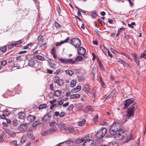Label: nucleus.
<instances>
[{
	"label": "nucleus",
	"mask_w": 146,
	"mask_h": 146,
	"mask_svg": "<svg viewBox=\"0 0 146 146\" xmlns=\"http://www.w3.org/2000/svg\"><path fill=\"white\" fill-rule=\"evenodd\" d=\"M121 124L117 121H114L112 125L110 127L109 130L110 133L111 135H114L115 132L121 130Z\"/></svg>",
	"instance_id": "nucleus-1"
},
{
	"label": "nucleus",
	"mask_w": 146,
	"mask_h": 146,
	"mask_svg": "<svg viewBox=\"0 0 146 146\" xmlns=\"http://www.w3.org/2000/svg\"><path fill=\"white\" fill-rule=\"evenodd\" d=\"M137 106L135 104L131 105L127 111V113L125 116L128 118L131 117L134 114V111L136 109Z\"/></svg>",
	"instance_id": "nucleus-2"
},
{
	"label": "nucleus",
	"mask_w": 146,
	"mask_h": 146,
	"mask_svg": "<svg viewBox=\"0 0 146 146\" xmlns=\"http://www.w3.org/2000/svg\"><path fill=\"white\" fill-rule=\"evenodd\" d=\"M70 43L76 48H78L81 45L80 40L78 38H74L70 40Z\"/></svg>",
	"instance_id": "nucleus-3"
},
{
	"label": "nucleus",
	"mask_w": 146,
	"mask_h": 146,
	"mask_svg": "<svg viewBox=\"0 0 146 146\" xmlns=\"http://www.w3.org/2000/svg\"><path fill=\"white\" fill-rule=\"evenodd\" d=\"M28 128L27 123H23L20 124L18 126L17 130L19 131V133H24L25 132Z\"/></svg>",
	"instance_id": "nucleus-4"
},
{
	"label": "nucleus",
	"mask_w": 146,
	"mask_h": 146,
	"mask_svg": "<svg viewBox=\"0 0 146 146\" xmlns=\"http://www.w3.org/2000/svg\"><path fill=\"white\" fill-rule=\"evenodd\" d=\"M106 132L107 130L106 128H102L100 131L97 133L96 136L98 138L101 139L105 135Z\"/></svg>",
	"instance_id": "nucleus-5"
},
{
	"label": "nucleus",
	"mask_w": 146,
	"mask_h": 146,
	"mask_svg": "<svg viewBox=\"0 0 146 146\" xmlns=\"http://www.w3.org/2000/svg\"><path fill=\"white\" fill-rule=\"evenodd\" d=\"M122 133H123V131L121 129L120 131H118L117 132H115L114 135H111L114 136L115 138H117V139L120 140L124 138L125 136L122 135Z\"/></svg>",
	"instance_id": "nucleus-6"
},
{
	"label": "nucleus",
	"mask_w": 146,
	"mask_h": 146,
	"mask_svg": "<svg viewBox=\"0 0 146 146\" xmlns=\"http://www.w3.org/2000/svg\"><path fill=\"white\" fill-rule=\"evenodd\" d=\"M59 60L60 63L66 64H72V63L73 62L72 58L67 59L60 58H59Z\"/></svg>",
	"instance_id": "nucleus-7"
},
{
	"label": "nucleus",
	"mask_w": 146,
	"mask_h": 146,
	"mask_svg": "<svg viewBox=\"0 0 146 146\" xmlns=\"http://www.w3.org/2000/svg\"><path fill=\"white\" fill-rule=\"evenodd\" d=\"M89 139V136L88 135H86L84 137L79 138L74 140V142L77 144H79L84 141L85 140Z\"/></svg>",
	"instance_id": "nucleus-8"
},
{
	"label": "nucleus",
	"mask_w": 146,
	"mask_h": 146,
	"mask_svg": "<svg viewBox=\"0 0 146 146\" xmlns=\"http://www.w3.org/2000/svg\"><path fill=\"white\" fill-rule=\"evenodd\" d=\"M95 142L93 140L89 139L85 140L83 146H95Z\"/></svg>",
	"instance_id": "nucleus-9"
},
{
	"label": "nucleus",
	"mask_w": 146,
	"mask_h": 146,
	"mask_svg": "<svg viewBox=\"0 0 146 146\" xmlns=\"http://www.w3.org/2000/svg\"><path fill=\"white\" fill-rule=\"evenodd\" d=\"M55 131V129L51 128L46 130L42 132L41 134L43 136L48 135L52 134Z\"/></svg>",
	"instance_id": "nucleus-10"
},
{
	"label": "nucleus",
	"mask_w": 146,
	"mask_h": 146,
	"mask_svg": "<svg viewBox=\"0 0 146 146\" xmlns=\"http://www.w3.org/2000/svg\"><path fill=\"white\" fill-rule=\"evenodd\" d=\"M54 80V82L57 83L58 86H60L63 84V81L58 76H55Z\"/></svg>",
	"instance_id": "nucleus-11"
},
{
	"label": "nucleus",
	"mask_w": 146,
	"mask_h": 146,
	"mask_svg": "<svg viewBox=\"0 0 146 146\" xmlns=\"http://www.w3.org/2000/svg\"><path fill=\"white\" fill-rule=\"evenodd\" d=\"M133 102V100L132 99H128L125 100L124 102L125 104L124 109H126Z\"/></svg>",
	"instance_id": "nucleus-12"
},
{
	"label": "nucleus",
	"mask_w": 146,
	"mask_h": 146,
	"mask_svg": "<svg viewBox=\"0 0 146 146\" xmlns=\"http://www.w3.org/2000/svg\"><path fill=\"white\" fill-rule=\"evenodd\" d=\"M79 48L77 49L78 54L84 55L86 52L85 48L82 47H79Z\"/></svg>",
	"instance_id": "nucleus-13"
},
{
	"label": "nucleus",
	"mask_w": 146,
	"mask_h": 146,
	"mask_svg": "<svg viewBox=\"0 0 146 146\" xmlns=\"http://www.w3.org/2000/svg\"><path fill=\"white\" fill-rule=\"evenodd\" d=\"M83 89V90L86 92L89 93L90 94L92 93V91L90 90L88 84H86L84 85Z\"/></svg>",
	"instance_id": "nucleus-14"
},
{
	"label": "nucleus",
	"mask_w": 146,
	"mask_h": 146,
	"mask_svg": "<svg viewBox=\"0 0 146 146\" xmlns=\"http://www.w3.org/2000/svg\"><path fill=\"white\" fill-rule=\"evenodd\" d=\"M69 40V39L68 37L65 40L63 41H62L59 42H56V46H59L64 43L67 42Z\"/></svg>",
	"instance_id": "nucleus-15"
},
{
	"label": "nucleus",
	"mask_w": 146,
	"mask_h": 146,
	"mask_svg": "<svg viewBox=\"0 0 146 146\" xmlns=\"http://www.w3.org/2000/svg\"><path fill=\"white\" fill-rule=\"evenodd\" d=\"M82 56H77L74 60L72 59V60L73 61V62H72V64H76V62H79L81 60H82Z\"/></svg>",
	"instance_id": "nucleus-16"
},
{
	"label": "nucleus",
	"mask_w": 146,
	"mask_h": 146,
	"mask_svg": "<svg viewBox=\"0 0 146 146\" xmlns=\"http://www.w3.org/2000/svg\"><path fill=\"white\" fill-rule=\"evenodd\" d=\"M116 60L117 62L122 64L124 66L127 67L129 66V65L127 63L120 58H117Z\"/></svg>",
	"instance_id": "nucleus-17"
},
{
	"label": "nucleus",
	"mask_w": 146,
	"mask_h": 146,
	"mask_svg": "<svg viewBox=\"0 0 146 146\" xmlns=\"http://www.w3.org/2000/svg\"><path fill=\"white\" fill-rule=\"evenodd\" d=\"M7 49V46L5 45L0 48V55L5 53Z\"/></svg>",
	"instance_id": "nucleus-18"
},
{
	"label": "nucleus",
	"mask_w": 146,
	"mask_h": 146,
	"mask_svg": "<svg viewBox=\"0 0 146 146\" xmlns=\"http://www.w3.org/2000/svg\"><path fill=\"white\" fill-rule=\"evenodd\" d=\"M81 90V86L80 85L78 86L75 88L72 89L71 90V92L73 93H76L79 91Z\"/></svg>",
	"instance_id": "nucleus-19"
},
{
	"label": "nucleus",
	"mask_w": 146,
	"mask_h": 146,
	"mask_svg": "<svg viewBox=\"0 0 146 146\" xmlns=\"http://www.w3.org/2000/svg\"><path fill=\"white\" fill-rule=\"evenodd\" d=\"M57 125H58V127L60 129H64L65 125V124L63 123L62 122L60 121L57 122Z\"/></svg>",
	"instance_id": "nucleus-20"
},
{
	"label": "nucleus",
	"mask_w": 146,
	"mask_h": 146,
	"mask_svg": "<svg viewBox=\"0 0 146 146\" xmlns=\"http://www.w3.org/2000/svg\"><path fill=\"white\" fill-rule=\"evenodd\" d=\"M35 115H29L27 117L28 120L29 122H32L34 121L35 119Z\"/></svg>",
	"instance_id": "nucleus-21"
},
{
	"label": "nucleus",
	"mask_w": 146,
	"mask_h": 146,
	"mask_svg": "<svg viewBox=\"0 0 146 146\" xmlns=\"http://www.w3.org/2000/svg\"><path fill=\"white\" fill-rule=\"evenodd\" d=\"M57 123L54 121H52L50 123V125L52 127L51 128H53L55 129H55L57 128L56 125Z\"/></svg>",
	"instance_id": "nucleus-22"
},
{
	"label": "nucleus",
	"mask_w": 146,
	"mask_h": 146,
	"mask_svg": "<svg viewBox=\"0 0 146 146\" xmlns=\"http://www.w3.org/2000/svg\"><path fill=\"white\" fill-rule=\"evenodd\" d=\"M51 117V115L50 114H48L42 118V121H43L44 120H45L46 121H48L50 119Z\"/></svg>",
	"instance_id": "nucleus-23"
},
{
	"label": "nucleus",
	"mask_w": 146,
	"mask_h": 146,
	"mask_svg": "<svg viewBox=\"0 0 146 146\" xmlns=\"http://www.w3.org/2000/svg\"><path fill=\"white\" fill-rule=\"evenodd\" d=\"M101 146H118V144L116 141H112L109 143L108 146L103 145Z\"/></svg>",
	"instance_id": "nucleus-24"
},
{
	"label": "nucleus",
	"mask_w": 146,
	"mask_h": 146,
	"mask_svg": "<svg viewBox=\"0 0 146 146\" xmlns=\"http://www.w3.org/2000/svg\"><path fill=\"white\" fill-rule=\"evenodd\" d=\"M80 97V95L79 94H75L71 95L70 96L71 99H77Z\"/></svg>",
	"instance_id": "nucleus-25"
},
{
	"label": "nucleus",
	"mask_w": 146,
	"mask_h": 146,
	"mask_svg": "<svg viewBox=\"0 0 146 146\" xmlns=\"http://www.w3.org/2000/svg\"><path fill=\"white\" fill-rule=\"evenodd\" d=\"M56 62H51L50 63H49L48 65L51 68H52L54 69H55L56 68Z\"/></svg>",
	"instance_id": "nucleus-26"
},
{
	"label": "nucleus",
	"mask_w": 146,
	"mask_h": 146,
	"mask_svg": "<svg viewBox=\"0 0 146 146\" xmlns=\"http://www.w3.org/2000/svg\"><path fill=\"white\" fill-rule=\"evenodd\" d=\"M25 115V114L23 112H21L19 113L18 116L19 118L21 119H24Z\"/></svg>",
	"instance_id": "nucleus-27"
},
{
	"label": "nucleus",
	"mask_w": 146,
	"mask_h": 146,
	"mask_svg": "<svg viewBox=\"0 0 146 146\" xmlns=\"http://www.w3.org/2000/svg\"><path fill=\"white\" fill-rule=\"evenodd\" d=\"M27 137L32 140H33L35 139L32 133L30 131L28 132L27 133Z\"/></svg>",
	"instance_id": "nucleus-28"
},
{
	"label": "nucleus",
	"mask_w": 146,
	"mask_h": 146,
	"mask_svg": "<svg viewBox=\"0 0 146 146\" xmlns=\"http://www.w3.org/2000/svg\"><path fill=\"white\" fill-rule=\"evenodd\" d=\"M62 93L61 91L60 90H57L54 92V95L55 96L58 97L60 96Z\"/></svg>",
	"instance_id": "nucleus-29"
},
{
	"label": "nucleus",
	"mask_w": 146,
	"mask_h": 146,
	"mask_svg": "<svg viewBox=\"0 0 146 146\" xmlns=\"http://www.w3.org/2000/svg\"><path fill=\"white\" fill-rule=\"evenodd\" d=\"M85 111L86 112H91L93 111V109L90 106H88L86 107Z\"/></svg>",
	"instance_id": "nucleus-30"
},
{
	"label": "nucleus",
	"mask_w": 146,
	"mask_h": 146,
	"mask_svg": "<svg viewBox=\"0 0 146 146\" xmlns=\"http://www.w3.org/2000/svg\"><path fill=\"white\" fill-rule=\"evenodd\" d=\"M35 63V61L34 59H31L29 61L28 64L31 66L33 67L34 66Z\"/></svg>",
	"instance_id": "nucleus-31"
},
{
	"label": "nucleus",
	"mask_w": 146,
	"mask_h": 146,
	"mask_svg": "<svg viewBox=\"0 0 146 146\" xmlns=\"http://www.w3.org/2000/svg\"><path fill=\"white\" fill-rule=\"evenodd\" d=\"M51 54L52 55L54 58L56 59L57 58V56L55 54V50L54 48H52L51 52Z\"/></svg>",
	"instance_id": "nucleus-32"
},
{
	"label": "nucleus",
	"mask_w": 146,
	"mask_h": 146,
	"mask_svg": "<svg viewBox=\"0 0 146 146\" xmlns=\"http://www.w3.org/2000/svg\"><path fill=\"white\" fill-rule=\"evenodd\" d=\"M67 146H73L74 142L71 140L68 141H66Z\"/></svg>",
	"instance_id": "nucleus-33"
},
{
	"label": "nucleus",
	"mask_w": 146,
	"mask_h": 146,
	"mask_svg": "<svg viewBox=\"0 0 146 146\" xmlns=\"http://www.w3.org/2000/svg\"><path fill=\"white\" fill-rule=\"evenodd\" d=\"M3 113L4 115L6 116H8L10 114V111L7 109H5L3 111Z\"/></svg>",
	"instance_id": "nucleus-34"
},
{
	"label": "nucleus",
	"mask_w": 146,
	"mask_h": 146,
	"mask_svg": "<svg viewBox=\"0 0 146 146\" xmlns=\"http://www.w3.org/2000/svg\"><path fill=\"white\" fill-rule=\"evenodd\" d=\"M36 58L38 60L41 61H44L45 60L44 58L40 55H36Z\"/></svg>",
	"instance_id": "nucleus-35"
},
{
	"label": "nucleus",
	"mask_w": 146,
	"mask_h": 146,
	"mask_svg": "<svg viewBox=\"0 0 146 146\" xmlns=\"http://www.w3.org/2000/svg\"><path fill=\"white\" fill-rule=\"evenodd\" d=\"M47 106V105L45 104H41L39 105L38 107V108L39 110H41L46 108V107Z\"/></svg>",
	"instance_id": "nucleus-36"
},
{
	"label": "nucleus",
	"mask_w": 146,
	"mask_h": 146,
	"mask_svg": "<svg viewBox=\"0 0 146 146\" xmlns=\"http://www.w3.org/2000/svg\"><path fill=\"white\" fill-rule=\"evenodd\" d=\"M76 81L74 80H73L71 82L70 87L72 88H73L76 86Z\"/></svg>",
	"instance_id": "nucleus-37"
},
{
	"label": "nucleus",
	"mask_w": 146,
	"mask_h": 146,
	"mask_svg": "<svg viewBox=\"0 0 146 146\" xmlns=\"http://www.w3.org/2000/svg\"><path fill=\"white\" fill-rule=\"evenodd\" d=\"M65 72L67 74H68L70 76H72L73 74V72L72 71L70 70H66Z\"/></svg>",
	"instance_id": "nucleus-38"
},
{
	"label": "nucleus",
	"mask_w": 146,
	"mask_h": 146,
	"mask_svg": "<svg viewBox=\"0 0 146 146\" xmlns=\"http://www.w3.org/2000/svg\"><path fill=\"white\" fill-rule=\"evenodd\" d=\"M85 122L86 120L85 119H83L82 121L78 122V125L80 126H81L85 123Z\"/></svg>",
	"instance_id": "nucleus-39"
},
{
	"label": "nucleus",
	"mask_w": 146,
	"mask_h": 146,
	"mask_svg": "<svg viewBox=\"0 0 146 146\" xmlns=\"http://www.w3.org/2000/svg\"><path fill=\"white\" fill-rule=\"evenodd\" d=\"M98 115L96 114L95 115L94 117V118L93 119V121L96 123H97L98 122Z\"/></svg>",
	"instance_id": "nucleus-40"
},
{
	"label": "nucleus",
	"mask_w": 146,
	"mask_h": 146,
	"mask_svg": "<svg viewBox=\"0 0 146 146\" xmlns=\"http://www.w3.org/2000/svg\"><path fill=\"white\" fill-rule=\"evenodd\" d=\"M54 25L57 29H60L61 28V25L56 21L55 22Z\"/></svg>",
	"instance_id": "nucleus-41"
},
{
	"label": "nucleus",
	"mask_w": 146,
	"mask_h": 146,
	"mask_svg": "<svg viewBox=\"0 0 146 146\" xmlns=\"http://www.w3.org/2000/svg\"><path fill=\"white\" fill-rule=\"evenodd\" d=\"M4 137V134L3 133H1L0 135V142H3L4 140L3 137Z\"/></svg>",
	"instance_id": "nucleus-42"
},
{
	"label": "nucleus",
	"mask_w": 146,
	"mask_h": 146,
	"mask_svg": "<svg viewBox=\"0 0 146 146\" xmlns=\"http://www.w3.org/2000/svg\"><path fill=\"white\" fill-rule=\"evenodd\" d=\"M15 45L14 43H11L8 46V48L9 49H11L14 46H15Z\"/></svg>",
	"instance_id": "nucleus-43"
},
{
	"label": "nucleus",
	"mask_w": 146,
	"mask_h": 146,
	"mask_svg": "<svg viewBox=\"0 0 146 146\" xmlns=\"http://www.w3.org/2000/svg\"><path fill=\"white\" fill-rule=\"evenodd\" d=\"M66 145V143L65 141L59 143L58 146H67Z\"/></svg>",
	"instance_id": "nucleus-44"
},
{
	"label": "nucleus",
	"mask_w": 146,
	"mask_h": 146,
	"mask_svg": "<svg viewBox=\"0 0 146 146\" xmlns=\"http://www.w3.org/2000/svg\"><path fill=\"white\" fill-rule=\"evenodd\" d=\"M22 43H23V42L22 41V40H18L17 41H16L15 42V43H14V44L15 45V46H16V45H19L20 44H21Z\"/></svg>",
	"instance_id": "nucleus-45"
},
{
	"label": "nucleus",
	"mask_w": 146,
	"mask_h": 146,
	"mask_svg": "<svg viewBox=\"0 0 146 146\" xmlns=\"http://www.w3.org/2000/svg\"><path fill=\"white\" fill-rule=\"evenodd\" d=\"M85 78V77L84 76H81L79 77V80L80 81L84 82V81Z\"/></svg>",
	"instance_id": "nucleus-46"
},
{
	"label": "nucleus",
	"mask_w": 146,
	"mask_h": 146,
	"mask_svg": "<svg viewBox=\"0 0 146 146\" xmlns=\"http://www.w3.org/2000/svg\"><path fill=\"white\" fill-rule=\"evenodd\" d=\"M40 123V122L39 121H35L32 125V126L33 127H35L38 124Z\"/></svg>",
	"instance_id": "nucleus-47"
},
{
	"label": "nucleus",
	"mask_w": 146,
	"mask_h": 146,
	"mask_svg": "<svg viewBox=\"0 0 146 146\" xmlns=\"http://www.w3.org/2000/svg\"><path fill=\"white\" fill-rule=\"evenodd\" d=\"M32 43H30L27 44L26 46H23V48L24 49H26L29 48V46L31 45Z\"/></svg>",
	"instance_id": "nucleus-48"
},
{
	"label": "nucleus",
	"mask_w": 146,
	"mask_h": 146,
	"mask_svg": "<svg viewBox=\"0 0 146 146\" xmlns=\"http://www.w3.org/2000/svg\"><path fill=\"white\" fill-rule=\"evenodd\" d=\"M26 141V139L24 137H22L21 140V142L22 143H24Z\"/></svg>",
	"instance_id": "nucleus-49"
},
{
	"label": "nucleus",
	"mask_w": 146,
	"mask_h": 146,
	"mask_svg": "<svg viewBox=\"0 0 146 146\" xmlns=\"http://www.w3.org/2000/svg\"><path fill=\"white\" fill-rule=\"evenodd\" d=\"M135 24V23L134 22L132 23L131 24H128V25L129 27L131 28H133L134 27L133 25H134Z\"/></svg>",
	"instance_id": "nucleus-50"
},
{
	"label": "nucleus",
	"mask_w": 146,
	"mask_h": 146,
	"mask_svg": "<svg viewBox=\"0 0 146 146\" xmlns=\"http://www.w3.org/2000/svg\"><path fill=\"white\" fill-rule=\"evenodd\" d=\"M9 135L12 137H14L15 136V133L13 132H10L9 133Z\"/></svg>",
	"instance_id": "nucleus-51"
},
{
	"label": "nucleus",
	"mask_w": 146,
	"mask_h": 146,
	"mask_svg": "<svg viewBox=\"0 0 146 146\" xmlns=\"http://www.w3.org/2000/svg\"><path fill=\"white\" fill-rule=\"evenodd\" d=\"M58 104L60 105L61 106L62 105H63L64 102L62 100H60L58 102Z\"/></svg>",
	"instance_id": "nucleus-52"
},
{
	"label": "nucleus",
	"mask_w": 146,
	"mask_h": 146,
	"mask_svg": "<svg viewBox=\"0 0 146 146\" xmlns=\"http://www.w3.org/2000/svg\"><path fill=\"white\" fill-rule=\"evenodd\" d=\"M116 92V89H113L111 92L110 93V94H111L112 95H113H113H114L115 93Z\"/></svg>",
	"instance_id": "nucleus-53"
},
{
	"label": "nucleus",
	"mask_w": 146,
	"mask_h": 146,
	"mask_svg": "<svg viewBox=\"0 0 146 146\" xmlns=\"http://www.w3.org/2000/svg\"><path fill=\"white\" fill-rule=\"evenodd\" d=\"M134 60H135V63L137 64V65L138 66H139L140 64H139V59L138 58H137V59H135Z\"/></svg>",
	"instance_id": "nucleus-54"
},
{
	"label": "nucleus",
	"mask_w": 146,
	"mask_h": 146,
	"mask_svg": "<svg viewBox=\"0 0 146 146\" xmlns=\"http://www.w3.org/2000/svg\"><path fill=\"white\" fill-rule=\"evenodd\" d=\"M106 50H108V55L109 56H110L111 58L113 57V55L110 52L109 50L108 49H106Z\"/></svg>",
	"instance_id": "nucleus-55"
},
{
	"label": "nucleus",
	"mask_w": 146,
	"mask_h": 146,
	"mask_svg": "<svg viewBox=\"0 0 146 146\" xmlns=\"http://www.w3.org/2000/svg\"><path fill=\"white\" fill-rule=\"evenodd\" d=\"M73 107L74 105L73 104H70L68 107V108L69 110H70L73 108Z\"/></svg>",
	"instance_id": "nucleus-56"
},
{
	"label": "nucleus",
	"mask_w": 146,
	"mask_h": 146,
	"mask_svg": "<svg viewBox=\"0 0 146 146\" xmlns=\"http://www.w3.org/2000/svg\"><path fill=\"white\" fill-rule=\"evenodd\" d=\"M7 63V62L6 61L4 60L2 61L1 63V64L3 66H5Z\"/></svg>",
	"instance_id": "nucleus-57"
},
{
	"label": "nucleus",
	"mask_w": 146,
	"mask_h": 146,
	"mask_svg": "<svg viewBox=\"0 0 146 146\" xmlns=\"http://www.w3.org/2000/svg\"><path fill=\"white\" fill-rule=\"evenodd\" d=\"M98 21L102 25H105L104 23V21H101L100 19H98Z\"/></svg>",
	"instance_id": "nucleus-58"
},
{
	"label": "nucleus",
	"mask_w": 146,
	"mask_h": 146,
	"mask_svg": "<svg viewBox=\"0 0 146 146\" xmlns=\"http://www.w3.org/2000/svg\"><path fill=\"white\" fill-rule=\"evenodd\" d=\"M66 113L64 112H61L59 114V116L60 117H62L65 115Z\"/></svg>",
	"instance_id": "nucleus-59"
},
{
	"label": "nucleus",
	"mask_w": 146,
	"mask_h": 146,
	"mask_svg": "<svg viewBox=\"0 0 146 146\" xmlns=\"http://www.w3.org/2000/svg\"><path fill=\"white\" fill-rule=\"evenodd\" d=\"M17 141H13L11 142V144L14 145H17Z\"/></svg>",
	"instance_id": "nucleus-60"
},
{
	"label": "nucleus",
	"mask_w": 146,
	"mask_h": 146,
	"mask_svg": "<svg viewBox=\"0 0 146 146\" xmlns=\"http://www.w3.org/2000/svg\"><path fill=\"white\" fill-rule=\"evenodd\" d=\"M92 16L94 18H96L97 16V14L96 12H93L92 13Z\"/></svg>",
	"instance_id": "nucleus-61"
},
{
	"label": "nucleus",
	"mask_w": 146,
	"mask_h": 146,
	"mask_svg": "<svg viewBox=\"0 0 146 146\" xmlns=\"http://www.w3.org/2000/svg\"><path fill=\"white\" fill-rule=\"evenodd\" d=\"M0 117L2 119H5L6 117V116L4 115L3 113L0 115Z\"/></svg>",
	"instance_id": "nucleus-62"
},
{
	"label": "nucleus",
	"mask_w": 146,
	"mask_h": 146,
	"mask_svg": "<svg viewBox=\"0 0 146 146\" xmlns=\"http://www.w3.org/2000/svg\"><path fill=\"white\" fill-rule=\"evenodd\" d=\"M50 89L52 91H54V87L52 84H50Z\"/></svg>",
	"instance_id": "nucleus-63"
},
{
	"label": "nucleus",
	"mask_w": 146,
	"mask_h": 146,
	"mask_svg": "<svg viewBox=\"0 0 146 146\" xmlns=\"http://www.w3.org/2000/svg\"><path fill=\"white\" fill-rule=\"evenodd\" d=\"M71 95V92L70 91H68V92H67L66 94V96H67L68 97L69 96H70Z\"/></svg>",
	"instance_id": "nucleus-64"
}]
</instances>
